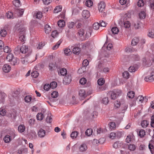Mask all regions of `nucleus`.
I'll list each match as a JSON object with an SVG mask.
<instances>
[{
	"mask_svg": "<svg viewBox=\"0 0 154 154\" xmlns=\"http://www.w3.org/2000/svg\"><path fill=\"white\" fill-rule=\"evenodd\" d=\"M85 34V31L83 29L81 28L79 29L78 31L77 32V35L79 37H83L84 38L83 39H85V36L86 38H88L89 37L91 34V30L89 29H88L87 31H86V33Z\"/></svg>",
	"mask_w": 154,
	"mask_h": 154,
	"instance_id": "f257e3e1",
	"label": "nucleus"
},
{
	"mask_svg": "<svg viewBox=\"0 0 154 154\" xmlns=\"http://www.w3.org/2000/svg\"><path fill=\"white\" fill-rule=\"evenodd\" d=\"M20 28L17 29V31L19 33V40L22 42H24L26 40L25 32L26 29L21 26H19Z\"/></svg>",
	"mask_w": 154,
	"mask_h": 154,
	"instance_id": "f03ea898",
	"label": "nucleus"
},
{
	"mask_svg": "<svg viewBox=\"0 0 154 154\" xmlns=\"http://www.w3.org/2000/svg\"><path fill=\"white\" fill-rule=\"evenodd\" d=\"M20 49V52L23 54H26L28 51V48L27 46L23 45L20 48L19 46H17L15 49V51H19Z\"/></svg>",
	"mask_w": 154,
	"mask_h": 154,
	"instance_id": "7ed1b4c3",
	"label": "nucleus"
},
{
	"mask_svg": "<svg viewBox=\"0 0 154 154\" xmlns=\"http://www.w3.org/2000/svg\"><path fill=\"white\" fill-rule=\"evenodd\" d=\"M72 80V77L69 74H68L64 77L63 79V84L67 85L69 84Z\"/></svg>",
	"mask_w": 154,
	"mask_h": 154,
	"instance_id": "20e7f679",
	"label": "nucleus"
},
{
	"mask_svg": "<svg viewBox=\"0 0 154 154\" xmlns=\"http://www.w3.org/2000/svg\"><path fill=\"white\" fill-rule=\"evenodd\" d=\"M59 65L56 62L50 63L49 65V68L50 70H52L58 67Z\"/></svg>",
	"mask_w": 154,
	"mask_h": 154,
	"instance_id": "39448f33",
	"label": "nucleus"
},
{
	"mask_svg": "<svg viewBox=\"0 0 154 154\" xmlns=\"http://www.w3.org/2000/svg\"><path fill=\"white\" fill-rule=\"evenodd\" d=\"M45 115V111H42L41 112L38 113L37 115V119L38 120H42L44 118Z\"/></svg>",
	"mask_w": 154,
	"mask_h": 154,
	"instance_id": "423d86ee",
	"label": "nucleus"
},
{
	"mask_svg": "<svg viewBox=\"0 0 154 154\" xmlns=\"http://www.w3.org/2000/svg\"><path fill=\"white\" fill-rule=\"evenodd\" d=\"M106 5L105 3L103 2H100L98 5V9L99 11L102 12L103 11L105 8Z\"/></svg>",
	"mask_w": 154,
	"mask_h": 154,
	"instance_id": "0eeeda50",
	"label": "nucleus"
},
{
	"mask_svg": "<svg viewBox=\"0 0 154 154\" xmlns=\"http://www.w3.org/2000/svg\"><path fill=\"white\" fill-rule=\"evenodd\" d=\"M2 70L5 73L9 72L11 69V66L8 64H5L2 67Z\"/></svg>",
	"mask_w": 154,
	"mask_h": 154,
	"instance_id": "6e6552de",
	"label": "nucleus"
},
{
	"mask_svg": "<svg viewBox=\"0 0 154 154\" xmlns=\"http://www.w3.org/2000/svg\"><path fill=\"white\" fill-rule=\"evenodd\" d=\"M82 17L85 19L88 18L90 16V12L87 10H83L82 13Z\"/></svg>",
	"mask_w": 154,
	"mask_h": 154,
	"instance_id": "1a4fd4ad",
	"label": "nucleus"
},
{
	"mask_svg": "<svg viewBox=\"0 0 154 154\" xmlns=\"http://www.w3.org/2000/svg\"><path fill=\"white\" fill-rule=\"evenodd\" d=\"M79 150L81 152H84L88 149V147L85 143H82L81 145L79 147Z\"/></svg>",
	"mask_w": 154,
	"mask_h": 154,
	"instance_id": "9d476101",
	"label": "nucleus"
},
{
	"mask_svg": "<svg viewBox=\"0 0 154 154\" xmlns=\"http://www.w3.org/2000/svg\"><path fill=\"white\" fill-rule=\"evenodd\" d=\"M105 139L104 138H100L99 140L96 139H94L93 143L95 145H97L98 143L103 144L105 141Z\"/></svg>",
	"mask_w": 154,
	"mask_h": 154,
	"instance_id": "9b49d317",
	"label": "nucleus"
},
{
	"mask_svg": "<svg viewBox=\"0 0 154 154\" xmlns=\"http://www.w3.org/2000/svg\"><path fill=\"white\" fill-rule=\"evenodd\" d=\"M145 80L147 82H151L154 80V74H152L151 75L146 77Z\"/></svg>",
	"mask_w": 154,
	"mask_h": 154,
	"instance_id": "f8f14e48",
	"label": "nucleus"
},
{
	"mask_svg": "<svg viewBox=\"0 0 154 154\" xmlns=\"http://www.w3.org/2000/svg\"><path fill=\"white\" fill-rule=\"evenodd\" d=\"M143 63L144 65L146 66H149L152 65V62L149 59L144 58L143 60Z\"/></svg>",
	"mask_w": 154,
	"mask_h": 154,
	"instance_id": "ddd939ff",
	"label": "nucleus"
},
{
	"mask_svg": "<svg viewBox=\"0 0 154 154\" xmlns=\"http://www.w3.org/2000/svg\"><path fill=\"white\" fill-rule=\"evenodd\" d=\"M45 131L42 129H40L38 132V136L41 138L44 137L45 135Z\"/></svg>",
	"mask_w": 154,
	"mask_h": 154,
	"instance_id": "4468645a",
	"label": "nucleus"
},
{
	"mask_svg": "<svg viewBox=\"0 0 154 154\" xmlns=\"http://www.w3.org/2000/svg\"><path fill=\"white\" fill-rule=\"evenodd\" d=\"M58 74L59 75L63 76H65L68 73L66 69L65 68H62L60 69L58 72Z\"/></svg>",
	"mask_w": 154,
	"mask_h": 154,
	"instance_id": "2eb2a0df",
	"label": "nucleus"
},
{
	"mask_svg": "<svg viewBox=\"0 0 154 154\" xmlns=\"http://www.w3.org/2000/svg\"><path fill=\"white\" fill-rule=\"evenodd\" d=\"M24 10L23 9H18L16 10L15 14H16L17 16L18 17H21L23 14L24 12Z\"/></svg>",
	"mask_w": 154,
	"mask_h": 154,
	"instance_id": "dca6fc26",
	"label": "nucleus"
},
{
	"mask_svg": "<svg viewBox=\"0 0 154 154\" xmlns=\"http://www.w3.org/2000/svg\"><path fill=\"white\" fill-rule=\"evenodd\" d=\"M79 95L82 99L84 98L87 96L85 90L83 89L79 91Z\"/></svg>",
	"mask_w": 154,
	"mask_h": 154,
	"instance_id": "f3484780",
	"label": "nucleus"
},
{
	"mask_svg": "<svg viewBox=\"0 0 154 154\" xmlns=\"http://www.w3.org/2000/svg\"><path fill=\"white\" fill-rule=\"evenodd\" d=\"M29 137L32 139H35L36 138V135L35 131H31L29 134Z\"/></svg>",
	"mask_w": 154,
	"mask_h": 154,
	"instance_id": "a211bd4d",
	"label": "nucleus"
},
{
	"mask_svg": "<svg viewBox=\"0 0 154 154\" xmlns=\"http://www.w3.org/2000/svg\"><path fill=\"white\" fill-rule=\"evenodd\" d=\"M137 100L140 103H142L143 101L145 102L147 100V99L146 97H143L142 96H139L137 98Z\"/></svg>",
	"mask_w": 154,
	"mask_h": 154,
	"instance_id": "6ab92c4d",
	"label": "nucleus"
},
{
	"mask_svg": "<svg viewBox=\"0 0 154 154\" xmlns=\"http://www.w3.org/2000/svg\"><path fill=\"white\" fill-rule=\"evenodd\" d=\"M62 29H60L59 30V31H57L56 30H55L53 31L52 32L51 34L52 37L54 38L56 37L59 33H61L62 32Z\"/></svg>",
	"mask_w": 154,
	"mask_h": 154,
	"instance_id": "aec40b11",
	"label": "nucleus"
},
{
	"mask_svg": "<svg viewBox=\"0 0 154 154\" xmlns=\"http://www.w3.org/2000/svg\"><path fill=\"white\" fill-rule=\"evenodd\" d=\"M44 29L45 32L46 34L49 33L51 31V27L48 24H46L45 26Z\"/></svg>",
	"mask_w": 154,
	"mask_h": 154,
	"instance_id": "412c9836",
	"label": "nucleus"
},
{
	"mask_svg": "<svg viewBox=\"0 0 154 154\" xmlns=\"http://www.w3.org/2000/svg\"><path fill=\"white\" fill-rule=\"evenodd\" d=\"M10 62H11V64L15 65L18 64L19 63V60L18 58L14 57Z\"/></svg>",
	"mask_w": 154,
	"mask_h": 154,
	"instance_id": "4be33fe9",
	"label": "nucleus"
},
{
	"mask_svg": "<svg viewBox=\"0 0 154 154\" xmlns=\"http://www.w3.org/2000/svg\"><path fill=\"white\" fill-rule=\"evenodd\" d=\"M105 47L106 48L107 50H110L112 47V45L111 43H109L107 44L106 42L103 46V48H104Z\"/></svg>",
	"mask_w": 154,
	"mask_h": 154,
	"instance_id": "5701e85b",
	"label": "nucleus"
},
{
	"mask_svg": "<svg viewBox=\"0 0 154 154\" xmlns=\"http://www.w3.org/2000/svg\"><path fill=\"white\" fill-rule=\"evenodd\" d=\"M149 123V122L148 121L146 120H144L142 121L141 125L143 128H145L148 126Z\"/></svg>",
	"mask_w": 154,
	"mask_h": 154,
	"instance_id": "b1692460",
	"label": "nucleus"
},
{
	"mask_svg": "<svg viewBox=\"0 0 154 154\" xmlns=\"http://www.w3.org/2000/svg\"><path fill=\"white\" fill-rule=\"evenodd\" d=\"M80 49L78 47H74L72 50V52L73 54L79 55L80 53Z\"/></svg>",
	"mask_w": 154,
	"mask_h": 154,
	"instance_id": "393cba45",
	"label": "nucleus"
},
{
	"mask_svg": "<svg viewBox=\"0 0 154 154\" xmlns=\"http://www.w3.org/2000/svg\"><path fill=\"white\" fill-rule=\"evenodd\" d=\"M127 96L129 98H133L135 95V93L134 91H130L127 93Z\"/></svg>",
	"mask_w": 154,
	"mask_h": 154,
	"instance_id": "a878e982",
	"label": "nucleus"
},
{
	"mask_svg": "<svg viewBox=\"0 0 154 154\" xmlns=\"http://www.w3.org/2000/svg\"><path fill=\"white\" fill-rule=\"evenodd\" d=\"M79 133L77 131H74L72 132L70 134V137L72 139H74L76 138L78 135Z\"/></svg>",
	"mask_w": 154,
	"mask_h": 154,
	"instance_id": "bb28decb",
	"label": "nucleus"
},
{
	"mask_svg": "<svg viewBox=\"0 0 154 154\" xmlns=\"http://www.w3.org/2000/svg\"><path fill=\"white\" fill-rule=\"evenodd\" d=\"M122 145L121 142L119 141H117L115 143L113 144V146L114 148L117 149L120 147Z\"/></svg>",
	"mask_w": 154,
	"mask_h": 154,
	"instance_id": "cd10ccee",
	"label": "nucleus"
},
{
	"mask_svg": "<svg viewBox=\"0 0 154 154\" xmlns=\"http://www.w3.org/2000/svg\"><path fill=\"white\" fill-rule=\"evenodd\" d=\"M139 41V39L137 38H134L131 42V45L133 46H135L137 45Z\"/></svg>",
	"mask_w": 154,
	"mask_h": 154,
	"instance_id": "c85d7f7f",
	"label": "nucleus"
},
{
	"mask_svg": "<svg viewBox=\"0 0 154 154\" xmlns=\"http://www.w3.org/2000/svg\"><path fill=\"white\" fill-rule=\"evenodd\" d=\"M4 140L5 143H9L11 140V137L9 135H7L4 137Z\"/></svg>",
	"mask_w": 154,
	"mask_h": 154,
	"instance_id": "c756f323",
	"label": "nucleus"
},
{
	"mask_svg": "<svg viewBox=\"0 0 154 154\" xmlns=\"http://www.w3.org/2000/svg\"><path fill=\"white\" fill-rule=\"evenodd\" d=\"M142 23L140 21H137L134 24V27L136 29H139L142 25Z\"/></svg>",
	"mask_w": 154,
	"mask_h": 154,
	"instance_id": "7c9ffc66",
	"label": "nucleus"
},
{
	"mask_svg": "<svg viewBox=\"0 0 154 154\" xmlns=\"http://www.w3.org/2000/svg\"><path fill=\"white\" fill-rule=\"evenodd\" d=\"M93 2L91 0H87L85 3V5L89 8L92 6Z\"/></svg>",
	"mask_w": 154,
	"mask_h": 154,
	"instance_id": "2f4dec72",
	"label": "nucleus"
},
{
	"mask_svg": "<svg viewBox=\"0 0 154 154\" xmlns=\"http://www.w3.org/2000/svg\"><path fill=\"white\" fill-rule=\"evenodd\" d=\"M62 9V6L59 5L56 6L54 10V12L55 13H58L61 11Z\"/></svg>",
	"mask_w": 154,
	"mask_h": 154,
	"instance_id": "473e14b6",
	"label": "nucleus"
},
{
	"mask_svg": "<svg viewBox=\"0 0 154 154\" xmlns=\"http://www.w3.org/2000/svg\"><path fill=\"white\" fill-rule=\"evenodd\" d=\"M136 146L134 144H130L128 145V149L131 151H134L135 150Z\"/></svg>",
	"mask_w": 154,
	"mask_h": 154,
	"instance_id": "72a5a7b5",
	"label": "nucleus"
},
{
	"mask_svg": "<svg viewBox=\"0 0 154 154\" xmlns=\"http://www.w3.org/2000/svg\"><path fill=\"white\" fill-rule=\"evenodd\" d=\"M14 58L13 54L9 53L7 55L6 60L9 62H10Z\"/></svg>",
	"mask_w": 154,
	"mask_h": 154,
	"instance_id": "f704fd0d",
	"label": "nucleus"
},
{
	"mask_svg": "<svg viewBox=\"0 0 154 154\" xmlns=\"http://www.w3.org/2000/svg\"><path fill=\"white\" fill-rule=\"evenodd\" d=\"M25 126L23 125H19L18 128V130L20 132H23L25 131Z\"/></svg>",
	"mask_w": 154,
	"mask_h": 154,
	"instance_id": "c9c22d12",
	"label": "nucleus"
},
{
	"mask_svg": "<svg viewBox=\"0 0 154 154\" xmlns=\"http://www.w3.org/2000/svg\"><path fill=\"white\" fill-rule=\"evenodd\" d=\"M118 133H119L120 134H121L120 132H117L116 133L114 132L111 133L109 134V138L112 139H114L116 136V134H118Z\"/></svg>",
	"mask_w": 154,
	"mask_h": 154,
	"instance_id": "e433bc0d",
	"label": "nucleus"
},
{
	"mask_svg": "<svg viewBox=\"0 0 154 154\" xmlns=\"http://www.w3.org/2000/svg\"><path fill=\"white\" fill-rule=\"evenodd\" d=\"M126 28H128L130 27L131 23L128 21H125L122 24V25Z\"/></svg>",
	"mask_w": 154,
	"mask_h": 154,
	"instance_id": "4c0bfd02",
	"label": "nucleus"
},
{
	"mask_svg": "<svg viewBox=\"0 0 154 154\" xmlns=\"http://www.w3.org/2000/svg\"><path fill=\"white\" fill-rule=\"evenodd\" d=\"M105 83V80L103 78H100L97 80V83L99 85L101 86Z\"/></svg>",
	"mask_w": 154,
	"mask_h": 154,
	"instance_id": "58836bf2",
	"label": "nucleus"
},
{
	"mask_svg": "<svg viewBox=\"0 0 154 154\" xmlns=\"http://www.w3.org/2000/svg\"><path fill=\"white\" fill-rule=\"evenodd\" d=\"M57 24L59 27H63L65 25V22L64 20H60L58 21Z\"/></svg>",
	"mask_w": 154,
	"mask_h": 154,
	"instance_id": "ea45409f",
	"label": "nucleus"
},
{
	"mask_svg": "<svg viewBox=\"0 0 154 154\" xmlns=\"http://www.w3.org/2000/svg\"><path fill=\"white\" fill-rule=\"evenodd\" d=\"M133 137L132 135H128L126 139V142L128 143L131 142L133 139Z\"/></svg>",
	"mask_w": 154,
	"mask_h": 154,
	"instance_id": "a19ab883",
	"label": "nucleus"
},
{
	"mask_svg": "<svg viewBox=\"0 0 154 154\" xmlns=\"http://www.w3.org/2000/svg\"><path fill=\"white\" fill-rule=\"evenodd\" d=\"M109 128L111 130H114L116 128V125L115 123L114 122L109 123Z\"/></svg>",
	"mask_w": 154,
	"mask_h": 154,
	"instance_id": "79ce46f5",
	"label": "nucleus"
},
{
	"mask_svg": "<svg viewBox=\"0 0 154 154\" xmlns=\"http://www.w3.org/2000/svg\"><path fill=\"white\" fill-rule=\"evenodd\" d=\"M111 31L113 34H116L119 32V30L117 27H115L112 28Z\"/></svg>",
	"mask_w": 154,
	"mask_h": 154,
	"instance_id": "37998d69",
	"label": "nucleus"
},
{
	"mask_svg": "<svg viewBox=\"0 0 154 154\" xmlns=\"http://www.w3.org/2000/svg\"><path fill=\"white\" fill-rule=\"evenodd\" d=\"M62 41L61 40H59L57 43L56 44L54 45L52 48L53 49L55 50L57 49L59 47L60 44L62 43Z\"/></svg>",
	"mask_w": 154,
	"mask_h": 154,
	"instance_id": "c03bdc74",
	"label": "nucleus"
},
{
	"mask_svg": "<svg viewBox=\"0 0 154 154\" xmlns=\"http://www.w3.org/2000/svg\"><path fill=\"white\" fill-rule=\"evenodd\" d=\"M146 133L145 130L141 129L139 131V135L141 137H143L146 135Z\"/></svg>",
	"mask_w": 154,
	"mask_h": 154,
	"instance_id": "a18cd8bd",
	"label": "nucleus"
},
{
	"mask_svg": "<svg viewBox=\"0 0 154 154\" xmlns=\"http://www.w3.org/2000/svg\"><path fill=\"white\" fill-rule=\"evenodd\" d=\"M109 94L110 95L111 98L112 100H115L116 98V93L113 91H111L109 92Z\"/></svg>",
	"mask_w": 154,
	"mask_h": 154,
	"instance_id": "49530a36",
	"label": "nucleus"
},
{
	"mask_svg": "<svg viewBox=\"0 0 154 154\" xmlns=\"http://www.w3.org/2000/svg\"><path fill=\"white\" fill-rule=\"evenodd\" d=\"M93 131L91 129H88L85 132V134L86 135L89 136L91 135Z\"/></svg>",
	"mask_w": 154,
	"mask_h": 154,
	"instance_id": "de8ad7c7",
	"label": "nucleus"
},
{
	"mask_svg": "<svg viewBox=\"0 0 154 154\" xmlns=\"http://www.w3.org/2000/svg\"><path fill=\"white\" fill-rule=\"evenodd\" d=\"M64 53L65 55L67 56L70 55L72 53L71 50L69 48H66L64 49Z\"/></svg>",
	"mask_w": 154,
	"mask_h": 154,
	"instance_id": "09e8293b",
	"label": "nucleus"
},
{
	"mask_svg": "<svg viewBox=\"0 0 154 154\" xmlns=\"http://www.w3.org/2000/svg\"><path fill=\"white\" fill-rule=\"evenodd\" d=\"M13 4L16 7H19L20 5V2L19 0H15L13 2Z\"/></svg>",
	"mask_w": 154,
	"mask_h": 154,
	"instance_id": "8fccbe9b",
	"label": "nucleus"
},
{
	"mask_svg": "<svg viewBox=\"0 0 154 154\" xmlns=\"http://www.w3.org/2000/svg\"><path fill=\"white\" fill-rule=\"evenodd\" d=\"M38 73L37 71H34L32 72L31 73V76L34 78H36L38 75Z\"/></svg>",
	"mask_w": 154,
	"mask_h": 154,
	"instance_id": "3c124183",
	"label": "nucleus"
},
{
	"mask_svg": "<svg viewBox=\"0 0 154 154\" xmlns=\"http://www.w3.org/2000/svg\"><path fill=\"white\" fill-rule=\"evenodd\" d=\"M1 35L2 37H4L7 34L6 31L5 29L1 30L0 32Z\"/></svg>",
	"mask_w": 154,
	"mask_h": 154,
	"instance_id": "603ef678",
	"label": "nucleus"
},
{
	"mask_svg": "<svg viewBox=\"0 0 154 154\" xmlns=\"http://www.w3.org/2000/svg\"><path fill=\"white\" fill-rule=\"evenodd\" d=\"M146 14L144 11H142L139 14V17L140 18L144 19L145 18Z\"/></svg>",
	"mask_w": 154,
	"mask_h": 154,
	"instance_id": "864d4df0",
	"label": "nucleus"
},
{
	"mask_svg": "<svg viewBox=\"0 0 154 154\" xmlns=\"http://www.w3.org/2000/svg\"><path fill=\"white\" fill-rule=\"evenodd\" d=\"M148 2L149 3L150 8L152 9H154V0H149Z\"/></svg>",
	"mask_w": 154,
	"mask_h": 154,
	"instance_id": "5fc2aeb1",
	"label": "nucleus"
},
{
	"mask_svg": "<svg viewBox=\"0 0 154 154\" xmlns=\"http://www.w3.org/2000/svg\"><path fill=\"white\" fill-rule=\"evenodd\" d=\"M122 75L124 78L126 79H128L129 77V73L127 71L124 72L122 73Z\"/></svg>",
	"mask_w": 154,
	"mask_h": 154,
	"instance_id": "6e6d98bb",
	"label": "nucleus"
},
{
	"mask_svg": "<svg viewBox=\"0 0 154 154\" xmlns=\"http://www.w3.org/2000/svg\"><path fill=\"white\" fill-rule=\"evenodd\" d=\"M24 99L25 102L29 103L32 100V97L29 95L26 96L25 97Z\"/></svg>",
	"mask_w": 154,
	"mask_h": 154,
	"instance_id": "4d7b16f0",
	"label": "nucleus"
},
{
	"mask_svg": "<svg viewBox=\"0 0 154 154\" xmlns=\"http://www.w3.org/2000/svg\"><path fill=\"white\" fill-rule=\"evenodd\" d=\"M6 16L8 18L11 19L14 18L13 13L11 12H8L6 13Z\"/></svg>",
	"mask_w": 154,
	"mask_h": 154,
	"instance_id": "13d9d810",
	"label": "nucleus"
},
{
	"mask_svg": "<svg viewBox=\"0 0 154 154\" xmlns=\"http://www.w3.org/2000/svg\"><path fill=\"white\" fill-rule=\"evenodd\" d=\"M50 88L52 89L56 87L57 86V83L55 82H51L49 85Z\"/></svg>",
	"mask_w": 154,
	"mask_h": 154,
	"instance_id": "bf43d9fd",
	"label": "nucleus"
},
{
	"mask_svg": "<svg viewBox=\"0 0 154 154\" xmlns=\"http://www.w3.org/2000/svg\"><path fill=\"white\" fill-rule=\"evenodd\" d=\"M100 25L98 23H94L93 25V28L95 30H97L99 28Z\"/></svg>",
	"mask_w": 154,
	"mask_h": 154,
	"instance_id": "052dcab7",
	"label": "nucleus"
},
{
	"mask_svg": "<svg viewBox=\"0 0 154 154\" xmlns=\"http://www.w3.org/2000/svg\"><path fill=\"white\" fill-rule=\"evenodd\" d=\"M4 52L8 53H10L11 50L10 48L8 46H6L4 48Z\"/></svg>",
	"mask_w": 154,
	"mask_h": 154,
	"instance_id": "680f3d73",
	"label": "nucleus"
},
{
	"mask_svg": "<svg viewBox=\"0 0 154 154\" xmlns=\"http://www.w3.org/2000/svg\"><path fill=\"white\" fill-rule=\"evenodd\" d=\"M51 95L52 97L55 98L58 97V92L57 91H54L51 94Z\"/></svg>",
	"mask_w": 154,
	"mask_h": 154,
	"instance_id": "e2e57ef3",
	"label": "nucleus"
},
{
	"mask_svg": "<svg viewBox=\"0 0 154 154\" xmlns=\"http://www.w3.org/2000/svg\"><path fill=\"white\" fill-rule=\"evenodd\" d=\"M46 122L48 123H50L52 121V118L51 115H48L46 118Z\"/></svg>",
	"mask_w": 154,
	"mask_h": 154,
	"instance_id": "0e129e2a",
	"label": "nucleus"
},
{
	"mask_svg": "<svg viewBox=\"0 0 154 154\" xmlns=\"http://www.w3.org/2000/svg\"><path fill=\"white\" fill-rule=\"evenodd\" d=\"M79 82L81 85H84L86 83L87 80L85 78H83L80 79Z\"/></svg>",
	"mask_w": 154,
	"mask_h": 154,
	"instance_id": "69168bd1",
	"label": "nucleus"
},
{
	"mask_svg": "<svg viewBox=\"0 0 154 154\" xmlns=\"http://www.w3.org/2000/svg\"><path fill=\"white\" fill-rule=\"evenodd\" d=\"M109 102V100H108V98L107 97H104V98L102 100V102L105 105L107 104Z\"/></svg>",
	"mask_w": 154,
	"mask_h": 154,
	"instance_id": "338daca9",
	"label": "nucleus"
},
{
	"mask_svg": "<svg viewBox=\"0 0 154 154\" xmlns=\"http://www.w3.org/2000/svg\"><path fill=\"white\" fill-rule=\"evenodd\" d=\"M144 4V2L142 0H139L137 3V5L139 7H142Z\"/></svg>",
	"mask_w": 154,
	"mask_h": 154,
	"instance_id": "774afa93",
	"label": "nucleus"
}]
</instances>
